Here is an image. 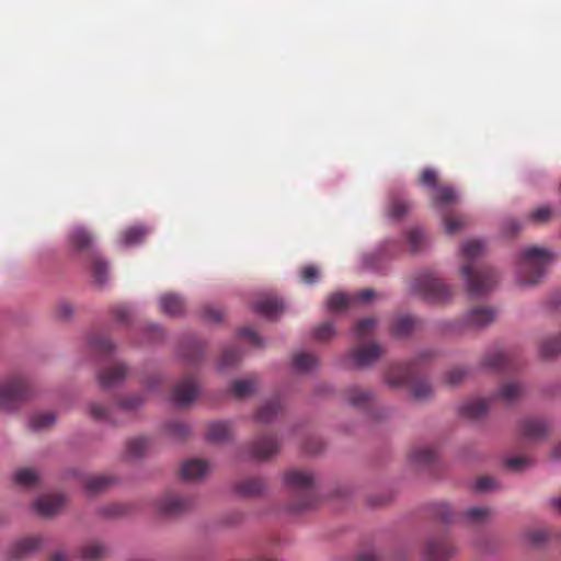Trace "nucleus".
<instances>
[{
  "label": "nucleus",
  "instance_id": "f257e3e1",
  "mask_svg": "<svg viewBox=\"0 0 561 561\" xmlns=\"http://www.w3.org/2000/svg\"><path fill=\"white\" fill-rule=\"evenodd\" d=\"M484 243L481 240H470L463 243L461 253L463 265L461 275L467 284L470 296L479 297L490 291L497 282L496 272L488 266L476 267L473 261L482 255Z\"/></svg>",
  "mask_w": 561,
  "mask_h": 561
},
{
  "label": "nucleus",
  "instance_id": "f03ea898",
  "mask_svg": "<svg viewBox=\"0 0 561 561\" xmlns=\"http://www.w3.org/2000/svg\"><path fill=\"white\" fill-rule=\"evenodd\" d=\"M69 244L73 251L85 253L94 282L103 285L107 280L108 264L94 249V237L84 227H73L68 234Z\"/></svg>",
  "mask_w": 561,
  "mask_h": 561
},
{
  "label": "nucleus",
  "instance_id": "7ed1b4c3",
  "mask_svg": "<svg viewBox=\"0 0 561 561\" xmlns=\"http://www.w3.org/2000/svg\"><path fill=\"white\" fill-rule=\"evenodd\" d=\"M553 255L545 248L529 247L525 249L517 264V279L522 285H536L543 277Z\"/></svg>",
  "mask_w": 561,
  "mask_h": 561
},
{
  "label": "nucleus",
  "instance_id": "20e7f679",
  "mask_svg": "<svg viewBox=\"0 0 561 561\" xmlns=\"http://www.w3.org/2000/svg\"><path fill=\"white\" fill-rule=\"evenodd\" d=\"M284 483L297 493L294 511L312 508L318 501L314 474L304 470H290L284 476Z\"/></svg>",
  "mask_w": 561,
  "mask_h": 561
},
{
  "label": "nucleus",
  "instance_id": "39448f33",
  "mask_svg": "<svg viewBox=\"0 0 561 561\" xmlns=\"http://www.w3.org/2000/svg\"><path fill=\"white\" fill-rule=\"evenodd\" d=\"M412 290L431 302H444L451 297V289L433 272H424L414 277Z\"/></svg>",
  "mask_w": 561,
  "mask_h": 561
},
{
  "label": "nucleus",
  "instance_id": "423d86ee",
  "mask_svg": "<svg viewBox=\"0 0 561 561\" xmlns=\"http://www.w3.org/2000/svg\"><path fill=\"white\" fill-rule=\"evenodd\" d=\"M31 396L32 388L24 376H13L0 383L1 409L11 410Z\"/></svg>",
  "mask_w": 561,
  "mask_h": 561
},
{
  "label": "nucleus",
  "instance_id": "0eeeda50",
  "mask_svg": "<svg viewBox=\"0 0 561 561\" xmlns=\"http://www.w3.org/2000/svg\"><path fill=\"white\" fill-rule=\"evenodd\" d=\"M156 506L161 515L178 517L190 512L194 506V501L190 496L169 493L160 497Z\"/></svg>",
  "mask_w": 561,
  "mask_h": 561
},
{
  "label": "nucleus",
  "instance_id": "6e6552de",
  "mask_svg": "<svg viewBox=\"0 0 561 561\" xmlns=\"http://www.w3.org/2000/svg\"><path fill=\"white\" fill-rule=\"evenodd\" d=\"M455 553V546L445 536L428 540L425 548L427 561H448Z\"/></svg>",
  "mask_w": 561,
  "mask_h": 561
},
{
  "label": "nucleus",
  "instance_id": "1a4fd4ad",
  "mask_svg": "<svg viewBox=\"0 0 561 561\" xmlns=\"http://www.w3.org/2000/svg\"><path fill=\"white\" fill-rule=\"evenodd\" d=\"M198 388L196 381L191 376H185L179 381L172 392V400L178 405H188L197 397Z\"/></svg>",
  "mask_w": 561,
  "mask_h": 561
},
{
  "label": "nucleus",
  "instance_id": "9d476101",
  "mask_svg": "<svg viewBox=\"0 0 561 561\" xmlns=\"http://www.w3.org/2000/svg\"><path fill=\"white\" fill-rule=\"evenodd\" d=\"M548 423L538 417H526L519 423L520 435L530 442H539L548 435Z\"/></svg>",
  "mask_w": 561,
  "mask_h": 561
},
{
  "label": "nucleus",
  "instance_id": "9b49d317",
  "mask_svg": "<svg viewBox=\"0 0 561 561\" xmlns=\"http://www.w3.org/2000/svg\"><path fill=\"white\" fill-rule=\"evenodd\" d=\"M382 354V348L377 343L360 345L350 352V357L355 367H367L376 362Z\"/></svg>",
  "mask_w": 561,
  "mask_h": 561
},
{
  "label": "nucleus",
  "instance_id": "f8f14e48",
  "mask_svg": "<svg viewBox=\"0 0 561 561\" xmlns=\"http://www.w3.org/2000/svg\"><path fill=\"white\" fill-rule=\"evenodd\" d=\"M66 503L62 494H46L34 502V510L42 517H51L58 514Z\"/></svg>",
  "mask_w": 561,
  "mask_h": 561
},
{
  "label": "nucleus",
  "instance_id": "ddd939ff",
  "mask_svg": "<svg viewBox=\"0 0 561 561\" xmlns=\"http://www.w3.org/2000/svg\"><path fill=\"white\" fill-rule=\"evenodd\" d=\"M279 450V444L274 436H262L255 439L250 446L251 457L256 460H266Z\"/></svg>",
  "mask_w": 561,
  "mask_h": 561
},
{
  "label": "nucleus",
  "instance_id": "4468645a",
  "mask_svg": "<svg viewBox=\"0 0 561 561\" xmlns=\"http://www.w3.org/2000/svg\"><path fill=\"white\" fill-rule=\"evenodd\" d=\"M253 310L265 318L275 319L284 311V305L277 297L265 295L253 304Z\"/></svg>",
  "mask_w": 561,
  "mask_h": 561
},
{
  "label": "nucleus",
  "instance_id": "2eb2a0df",
  "mask_svg": "<svg viewBox=\"0 0 561 561\" xmlns=\"http://www.w3.org/2000/svg\"><path fill=\"white\" fill-rule=\"evenodd\" d=\"M345 399L350 405L363 411L369 410L374 402L373 393L357 386L345 390Z\"/></svg>",
  "mask_w": 561,
  "mask_h": 561
},
{
  "label": "nucleus",
  "instance_id": "dca6fc26",
  "mask_svg": "<svg viewBox=\"0 0 561 561\" xmlns=\"http://www.w3.org/2000/svg\"><path fill=\"white\" fill-rule=\"evenodd\" d=\"M127 374V368L123 364H113L105 367L99 374L100 386L104 389L112 388L122 382Z\"/></svg>",
  "mask_w": 561,
  "mask_h": 561
},
{
  "label": "nucleus",
  "instance_id": "f3484780",
  "mask_svg": "<svg viewBox=\"0 0 561 561\" xmlns=\"http://www.w3.org/2000/svg\"><path fill=\"white\" fill-rule=\"evenodd\" d=\"M482 365L483 367L494 371L511 369L513 366L510 354L503 348H495L489 352L484 356Z\"/></svg>",
  "mask_w": 561,
  "mask_h": 561
},
{
  "label": "nucleus",
  "instance_id": "a211bd4d",
  "mask_svg": "<svg viewBox=\"0 0 561 561\" xmlns=\"http://www.w3.org/2000/svg\"><path fill=\"white\" fill-rule=\"evenodd\" d=\"M43 543V539L38 536L27 537L14 542L9 549L11 559H22L37 551Z\"/></svg>",
  "mask_w": 561,
  "mask_h": 561
},
{
  "label": "nucleus",
  "instance_id": "6ab92c4d",
  "mask_svg": "<svg viewBox=\"0 0 561 561\" xmlns=\"http://www.w3.org/2000/svg\"><path fill=\"white\" fill-rule=\"evenodd\" d=\"M496 310L492 308H474L470 310L466 317L465 322L467 327L473 329H481L494 321Z\"/></svg>",
  "mask_w": 561,
  "mask_h": 561
},
{
  "label": "nucleus",
  "instance_id": "aec40b11",
  "mask_svg": "<svg viewBox=\"0 0 561 561\" xmlns=\"http://www.w3.org/2000/svg\"><path fill=\"white\" fill-rule=\"evenodd\" d=\"M161 311L170 317H179L185 310V301L176 294H164L159 300Z\"/></svg>",
  "mask_w": 561,
  "mask_h": 561
},
{
  "label": "nucleus",
  "instance_id": "412c9836",
  "mask_svg": "<svg viewBox=\"0 0 561 561\" xmlns=\"http://www.w3.org/2000/svg\"><path fill=\"white\" fill-rule=\"evenodd\" d=\"M489 408L490 402L488 400L473 399L460 407V414L469 420H479L488 413Z\"/></svg>",
  "mask_w": 561,
  "mask_h": 561
},
{
  "label": "nucleus",
  "instance_id": "4be33fe9",
  "mask_svg": "<svg viewBox=\"0 0 561 561\" xmlns=\"http://www.w3.org/2000/svg\"><path fill=\"white\" fill-rule=\"evenodd\" d=\"M209 466L201 459L187 460L182 465L181 476L185 480H196L203 478L208 472Z\"/></svg>",
  "mask_w": 561,
  "mask_h": 561
},
{
  "label": "nucleus",
  "instance_id": "5701e85b",
  "mask_svg": "<svg viewBox=\"0 0 561 561\" xmlns=\"http://www.w3.org/2000/svg\"><path fill=\"white\" fill-rule=\"evenodd\" d=\"M436 450L430 446H417L411 449L409 458L415 466H428L435 461Z\"/></svg>",
  "mask_w": 561,
  "mask_h": 561
},
{
  "label": "nucleus",
  "instance_id": "b1692460",
  "mask_svg": "<svg viewBox=\"0 0 561 561\" xmlns=\"http://www.w3.org/2000/svg\"><path fill=\"white\" fill-rule=\"evenodd\" d=\"M457 202V194L450 186H440L436 188L435 195L432 197V206L436 209L445 208Z\"/></svg>",
  "mask_w": 561,
  "mask_h": 561
},
{
  "label": "nucleus",
  "instance_id": "393cba45",
  "mask_svg": "<svg viewBox=\"0 0 561 561\" xmlns=\"http://www.w3.org/2000/svg\"><path fill=\"white\" fill-rule=\"evenodd\" d=\"M264 490L265 483L259 478L244 479L236 485L237 493L247 497L260 495Z\"/></svg>",
  "mask_w": 561,
  "mask_h": 561
},
{
  "label": "nucleus",
  "instance_id": "a878e982",
  "mask_svg": "<svg viewBox=\"0 0 561 561\" xmlns=\"http://www.w3.org/2000/svg\"><path fill=\"white\" fill-rule=\"evenodd\" d=\"M231 436V426L228 422H213L208 425L207 438L213 443L228 440Z\"/></svg>",
  "mask_w": 561,
  "mask_h": 561
},
{
  "label": "nucleus",
  "instance_id": "bb28decb",
  "mask_svg": "<svg viewBox=\"0 0 561 561\" xmlns=\"http://www.w3.org/2000/svg\"><path fill=\"white\" fill-rule=\"evenodd\" d=\"M410 366L397 365L391 367L386 375V382L391 387H400L408 382L411 374Z\"/></svg>",
  "mask_w": 561,
  "mask_h": 561
},
{
  "label": "nucleus",
  "instance_id": "cd10ccee",
  "mask_svg": "<svg viewBox=\"0 0 561 561\" xmlns=\"http://www.w3.org/2000/svg\"><path fill=\"white\" fill-rule=\"evenodd\" d=\"M256 389V378L250 377L247 379L236 380L231 385V393L237 399H244L250 397Z\"/></svg>",
  "mask_w": 561,
  "mask_h": 561
},
{
  "label": "nucleus",
  "instance_id": "c85d7f7f",
  "mask_svg": "<svg viewBox=\"0 0 561 561\" xmlns=\"http://www.w3.org/2000/svg\"><path fill=\"white\" fill-rule=\"evenodd\" d=\"M470 219L466 215L446 214L443 216V224L446 233L455 234L469 225Z\"/></svg>",
  "mask_w": 561,
  "mask_h": 561
},
{
  "label": "nucleus",
  "instance_id": "c756f323",
  "mask_svg": "<svg viewBox=\"0 0 561 561\" xmlns=\"http://www.w3.org/2000/svg\"><path fill=\"white\" fill-rule=\"evenodd\" d=\"M318 359L311 353L300 352L294 355L293 366L297 371L308 373L316 368Z\"/></svg>",
  "mask_w": 561,
  "mask_h": 561
},
{
  "label": "nucleus",
  "instance_id": "7c9ffc66",
  "mask_svg": "<svg viewBox=\"0 0 561 561\" xmlns=\"http://www.w3.org/2000/svg\"><path fill=\"white\" fill-rule=\"evenodd\" d=\"M80 558L83 561H98L106 553V548L96 541L89 542L80 548Z\"/></svg>",
  "mask_w": 561,
  "mask_h": 561
},
{
  "label": "nucleus",
  "instance_id": "2f4dec72",
  "mask_svg": "<svg viewBox=\"0 0 561 561\" xmlns=\"http://www.w3.org/2000/svg\"><path fill=\"white\" fill-rule=\"evenodd\" d=\"M148 230L142 226H133L121 233V242L125 245H135L144 240Z\"/></svg>",
  "mask_w": 561,
  "mask_h": 561
},
{
  "label": "nucleus",
  "instance_id": "473e14b6",
  "mask_svg": "<svg viewBox=\"0 0 561 561\" xmlns=\"http://www.w3.org/2000/svg\"><path fill=\"white\" fill-rule=\"evenodd\" d=\"M113 483L114 479L110 476H92L85 479L84 486L90 494H96Z\"/></svg>",
  "mask_w": 561,
  "mask_h": 561
},
{
  "label": "nucleus",
  "instance_id": "72a5a7b5",
  "mask_svg": "<svg viewBox=\"0 0 561 561\" xmlns=\"http://www.w3.org/2000/svg\"><path fill=\"white\" fill-rule=\"evenodd\" d=\"M491 516V511L486 507H471L463 512L462 518L469 525H480L485 523Z\"/></svg>",
  "mask_w": 561,
  "mask_h": 561
},
{
  "label": "nucleus",
  "instance_id": "f704fd0d",
  "mask_svg": "<svg viewBox=\"0 0 561 561\" xmlns=\"http://www.w3.org/2000/svg\"><path fill=\"white\" fill-rule=\"evenodd\" d=\"M416 327V320L410 316L397 318L392 323V332L397 336H405L410 334Z\"/></svg>",
  "mask_w": 561,
  "mask_h": 561
},
{
  "label": "nucleus",
  "instance_id": "c9c22d12",
  "mask_svg": "<svg viewBox=\"0 0 561 561\" xmlns=\"http://www.w3.org/2000/svg\"><path fill=\"white\" fill-rule=\"evenodd\" d=\"M282 405L278 399L266 402L256 414V420L261 423L271 422L280 411Z\"/></svg>",
  "mask_w": 561,
  "mask_h": 561
},
{
  "label": "nucleus",
  "instance_id": "e433bc0d",
  "mask_svg": "<svg viewBox=\"0 0 561 561\" xmlns=\"http://www.w3.org/2000/svg\"><path fill=\"white\" fill-rule=\"evenodd\" d=\"M561 352V334L559 336L547 337L541 342L540 355L542 358H551Z\"/></svg>",
  "mask_w": 561,
  "mask_h": 561
},
{
  "label": "nucleus",
  "instance_id": "4c0bfd02",
  "mask_svg": "<svg viewBox=\"0 0 561 561\" xmlns=\"http://www.w3.org/2000/svg\"><path fill=\"white\" fill-rule=\"evenodd\" d=\"M522 393L523 388L519 383L507 382L501 387L499 397L507 403H513L522 396Z\"/></svg>",
  "mask_w": 561,
  "mask_h": 561
},
{
  "label": "nucleus",
  "instance_id": "58836bf2",
  "mask_svg": "<svg viewBox=\"0 0 561 561\" xmlns=\"http://www.w3.org/2000/svg\"><path fill=\"white\" fill-rule=\"evenodd\" d=\"M433 393L431 385L425 380H415L410 385V394L415 400H426Z\"/></svg>",
  "mask_w": 561,
  "mask_h": 561
},
{
  "label": "nucleus",
  "instance_id": "ea45409f",
  "mask_svg": "<svg viewBox=\"0 0 561 561\" xmlns=\"http://www.w3.org/2000/svg\"><path fill=\"white\" fill-rule=\"evenodd\" d=\"M56 421V416L51 412L36 413L30 420V426L35 430H44L51 426Z\"/></svg>",
  "mask_w": 561,
  "mask_h": 561
},
{
  "label": "nucleus",
  "instance_id": "a19ab883",
  "mask_svg": "<svg viewBox=\"0 0 561 561\" xmlns=\"http://www.w3.org/2000/svg\"><path fill=\"white\" fill-rule=\"evenodd\" d=\"M240 358L241 352L237 347L231 346L225 348L221 353L219 369L224 370L236 365L240 360Z\"/></svg>",
  "mask_w": 561,
  "mask_h": 561
},
{
  "label": "nucleus",
  "instance_id": "79ce46f5",
  "mask_svg": "<svg viewBox=\"0 0 561 561\" xmlns=\"http://www.w3.org/2000/svg\"><path fill=\"white\" fill-rule=\"evenodd\" d=\"M411 208L410 203L401 198H393L389 205L388 214L392 219H401Z\"/></svg>",
  "mask_w": 561,
  "mask_h": 561
},
{
  "label": "nucleus",
  "instance_id": "37998d69",
  "mask_svg": "<svg viewBox=\"0 0 561 561\" xmlns=\"http://www.w3.org/2000/svg\"><path fill=\"white\" fill-rule=\"evenodd\" d=\"M468 376V369L461 366H456L446 371L444 375V382L447 386L456 387Z\"/></svg>",
  "mask_w": 561,
  "mask_h": 561
},
{
  "label": "nucleus",
  "instance_id": "c03bdc74",
  "mask_svg": "<svg viewBox=\"0 0 561 561\" xmlns=\"http://www.w3.org/2000/svg\"><path fill=\"white\" fill-rule=\"evenodd\" d=\"M14 481L16 484L21 486L31 488L37 483L38 476L34 470L22 469L16 471L14 476Z\"/></svg>",
  "mask_w": 561,
  "mask_h": 561
},
{
  "label": "nucleus",
  "instance_id": "a18cd8bd",
  "mask_svg": "<svg viewBox=\"0 0 561 561\" xmlns=\"http://www.w3.org/2000/svg\"><path fill=\"white\" fill-rule=\"evenodd\" d=\"M89 345L92 351H94L95 353H99L101 355H106V354L112 353L115 347L114 344L110 340L102 337V336L91 337L89 341Z\"/></svg>",
  "mask_w": 561,
  "mask_h": 561
},
{
  "label": "nucleus",
  "instance_id": "49530a36",
  "mask_svg": "<svg viewBox=\"0 0 561 561\" xmlns=\"http://www.w3.org/2000/svg\"><path fill=\"white\" fill-rule=\"evenodd\" d=\"M351 304V297L342 294H332L327 301L328 308L331 311H342L346 309Z\"/></svg>",
  "mask_w": 561,
  "mask_h": 561
},
{
  "label": "nucleus",
  "instance_id": "de8ad7c7",
  "mask_svg": "<svg viewBox=\"0 0 561 561\" xmlns=\"http://www.w3.org/2000/svg\"><path fill=\"white\" fill-rule=\"evenodd\" d=\"M375 319L367 318L358 321L354 329V336L357 341H363L367 335L373 332L375 327Z\"/></svg>",
  "mask_w": 561,
  "mask_h": 561
},
{
  "label": "nucleus",
  "instance_id": "09e8293b",
  "mask_svg": "<svg viewBox=\"0 0 561 561\" xmlns=\"http://www.w3.org/2000/svg\"><path fill=\"white\" fill-rule=\"evenodd\" d=\"M147 448V440L145 438H134L127 443L126 453L130 458L141 457Z\"/></svg>",
  "mask_w": 561,
  "mask_h": 561
},
{
  "label": "nucleus",
  "instance_id": "8fccbe9b",
  "mask_svg": "<svg viewBox=\"0 0 561 561\" xmlns=\"http://www.w3.org/2000/svg\"><path fill=\"white\" fill-rule=\"evenodd\" d=\"M167 432L174 438L183 439L188 435V426L181 421H171L165 426Z\"/></svg>",
  "mask_w": 561,
  "mask_h": 561
},
{
  "label": "nucleus",
  "instance_id": "3c124183",
  "mask_svg": "<svg viewBox=\"0 0 561 561\" xmlns=\"http://www.w3.org/2000/svg\"><path fill=\"white\" fill-rule=\"evenodd\" d=\"M202 316L205 321L210 323H219L224 318L221 309L213 305L205 306Z\"/></svg>",
  "mask_w": 561,
  "mask_h": 561
},
{
  "label": "nucleus",
  "instance_id": "603ef678",
  "mask_svg": "<svg viewBox=\"0 0 561 561\" xmlns=\"http://www.w3.org/2000/svg\"><path fill=\"white\" fill-rule=\"evenodd\" d=\"M112 314L117 322L128 323L131 316V310L126 305L118 304L112 307Z\"/></svg>",
  "mask_w": 561,
  "mask_h": 561
},
{
  "label": "nucleus",
  "instance_id": "864d4df0",
  "mask_svg": "<svg viewBox=\"0 0 561 561\" xmlns=\"http://www.w3.org/2000/svg\"><path fill=\"white\" fill-rule=\"evenodd\" d=\"M334 333L335 331L333 324L330 322H325L314 330L313 336L318 341H328L334 335Z\"/></svg>",
  "mask_w": 561,
  "mask_h": 561
},
{
  "label": "nucleus",
  "instance_id": "5fc2aeb1",
  "mask_svg": "<svg viewBox=\"0 0 561 561\" xmlns=\"http://www.w3.org/2000/svg\"><path fill=\"white\" fill-rule=\"evenodd\" d=\"M142 402H144L142 396L134 394V396H129V397L122 399L118 402V408H121L122 410L130 411V410H135L138 407H140L142 404Z\"/></svg>",
  "mask_w": 561,
  "mask_h": 561
},
{
  "label": "nucleus",
  "instance_id": "6e6d98bb",
  "mask_svg": "<svg viewBox=\"0 0 561 561\" xmlns=\"http://www.w3.org/2000/svg\"><path fill=\"white\" fill-rule=\"evenodd\" d=\"M319 270L314 265H306L300 271L301 280L306 284H313L319 278Z\"/></svg>",
  "mask_w": 561,
  "mask_h": 561
},
{
  "label": "nucleus",
  "instance_id": "4d7b16f0",
  "mask_svg": "<svg viewBox=\"0 0 561 561\" xmlns=\"http://www.w3.org/2000/svg\"><path fill=\"white\" fill-rule=\"evenodd\" d=\"M90 416L98 421H108V410L99 403H91L89 407Z\"/></svg>",
  "mask_w": 561,
  "mask_h": 561
},
{
  "label": "nucleus",
  "instance_id": "13d9d810",
  "mask_svg": "<svg viewBox=\"0 0 561 561\" xmlns=\"http://www.w3.org/2000/svg\"><path fill=\"white\" fill-rule=\"evenodd\" d=\"M420 183L423 186L436 188V184H437L436 171L433 169L423 170V172L421 173V176H420Z\"/></svg>",
  "mask_w": 561,
  "mask_h": 561
},
{
  "label": "nucleus",
  "instance_id": "bf43d9fd",
  "mask_svg": "<svg viewBox=\"0 0 561 561\" xmlns=\"http://www.w3.org/2000/svg\"><path fill=\"white\" fill-rule=\"evenodd\" d=\"M529 463L530 460L526 457H512L505 462L506 467L513 471H522L527 468Z\"/></svg>",
  "mask_w": 561,
  "mask_h": 561
},
{
  "label": "nucleus",
  "instance_id": "052dcab7",
  "mask_svg": "<svg viewBox=\"0 0 561 561\" xmlns=\"http://www.w3.org/2000/svg\"><path fill=\"white\" fill-rule=\"evenodd\" d=\"M145 334L147 336L148 342L150 343L159 342L164 336L162 328L154 324L147 325L145 328Z\"/></svg>",
  "mask_w": 561,
  "mask_h": 561
},
{
  "label": "nucleus",
  "instance_id": "680f3d73",
  "mask_svg": "<svg viewBox=\"0 0 561 561\" xmlns=\"http://www.w3.org/2000/svg\"><path fill=\"white\" fill-rule=\"evenodd\" d=\"M408 240L413 251H417L424 240V233L420 229H413L408 233Z\"/></svg>",
  "mask_w": 561,
  "mask_h": 561
},
{
  "label": "nucleus",
  "instance_id": "e2e57ef3",
  "mask_svg": "<svg viewBox=\"0 0 561 561\" xmlns=\"http://www.w3.org/2000/svg\"><path fill=\"white\" fill-rule=\"evenodd\" d=\"M75 312V308L71 302L62 301L56 307V316L59 319H69Z\"/></svg>",
  "mask_w": 561,
  "mask_h": 561
},
{
  "label": "nucleus",
  "instance_id": "0e129e2a",
  "mask_svg": "<svg viewBox=\"0 0 561 561\" xmlns=\"http://www.w3.org/2000/svg\"><path fill=\"white\" fill-rule=\"evenodd\" d=\"M240 336L247 339L252 345L261 346L262 339L260 335L251 328H243L239 332Z\"/></svg>",
  "mask_w": 561,
  "mask_h": 561
},
{
  "label": "nucleus",
  "instance_id": "69168bd1",
  "mask_svg": "<svg viewBox=\"0 0 561 561\" xmlns=\"http://www.w3.org/2000/svg\"><path fill=\"white\" fill-rule=\"evenodd\" d=\"M527 538L533 545L539 546L548 539V531L545 529H535L527 534Z\"/></svg>",
  "mask_w": 561,
  "mask_h": 561
},
{
  "label": "nucleus",
  "instance_id": "338daca9",
  "mask_svg": "<svg viewBox=\"0 0 561 561\" xmlns=\"http://www.w3.org/2000/svg\"><path fill=\"white\" fill-rule=\"evenodd\" d=\"M551 217V209L549 207H539L530 214L531 220L536 222H546Z\"/></svg>",
  "mask_w": 561,
  "mask_h": 561
},
{
  "label": "nucleus",
  "instance_id": "774afa93",
  "mask_svg": "<svg viewBox=\"0 0 561 561\" xmlns=\"http://www.w3.org/2000/svg\"><path fill=\"white\" fill-rule=\"evenodd\" d=\"M474 486L478 491H486L495 488V480L491 477H481L476 481Z\"/></svg>",
  "mask_w": 561,
  "mask_h": 561
}]
</instances>
